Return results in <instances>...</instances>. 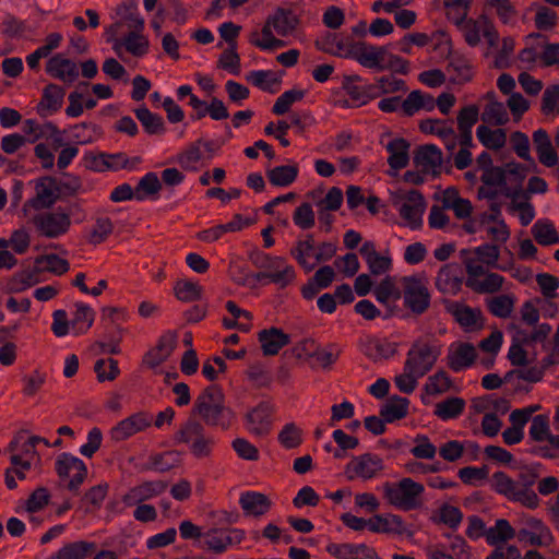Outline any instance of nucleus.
I'll use <instances>...</instances> for the list:
<instances>
[{
    "label": "nucleus",
    "mask_w": 559,
    "mask_h": 559,
    "mask_svg": "<svg viewBox=\"0 0 559 559\" xmlns=\"http://www.w3.org/2000/svg\"><path fill=\"white\" fill-rule=\"evenodd\" d=\"M198 414L206 425L227 429L234 413L224 405V394L216 384L206 386L195 399L192 415Z\"/></svg>",
    "instance_id": "nucleus-1"
},
{
    "label": "nucleus",
    "mask_w": 559,
    "mask_h": 559,
    "mask_svg": "<svg viewBox=\"0 0 559 559\" xmlns=\"http://www.w3.org/2000/svg\"><path fill=\"white\" fill-rule=\"evenodd\" d=\"M384 497L391 506L411 511L420 506L419 497L425 488L412 478H403L397 484L385 483L383 485Z\"/></svg>",
    "instance_id": "nucleus-2"
},
{
    "label": "nucleus",
    "mask_w": 559,
    "mask_h": 559,
    "mask_svg": "<svg viewBox=\"0 0 559 559\" xmlns=\"http://www.w3.org/2000/svg\"><path fill=\"white\" fill-rule=\"evenodd\" d=\"M401 284L404 307L414 316L427 312L431 305V294L426 282L417 275H411L402 277Z\"/></svg>",
    "instance_id": "nucleus-3"
},
{
    "label": "nucleus",
    "mask_w": 559,
    "mask_h": 559,
    "mask_svg": "<svg viewBox=\"0 0 559 559\" xmlns=\"http://www.w3.org/2000/svg\"><path fill=\"white\" fill-rule=\"evenodd\" d=\"M439 355V348L429 344H421L417 341L407 353L404 370H408L411 373L421 378L432 369Z\"/></svg>",
    "instance_id": "nucleus-4"
},
{
    "label": "nucleus",
    "mask_w": 559,
    "mask_h": 559,
    "mask_svg": "<svg viewBox=\"0 0 559 559\" xmlns=\"http://www.w3.org/2000/svg\"><path fill=\"white\" fill-rule=\"evenodd\" d=\"M388 55L385 46H372L365 41H350L344 58H352L367 69L384 71L383 61Z\"/></svg>",
    "instance_id": "nucleus-5"
},
{
    "label": "nucleus",
    "mask_w": 559,
    "mask_h": 559,
    "mask_svg": "<svg viewBox=\"0 0 559 559\" xmlns=\"http://www.w3.org/2000/svg\"><path fill=\"white\" fill-rule=\"evenodd\" d=\"M384 469L383 460L372 453H364L354 456L345 466V475L348 480L361 478L368 480L378 476Z\"/></svg>",
    "instance_id": "nucleus-6"
},
{
    "label": "nucleus",
    "mask_w": 559,
    "mask_h": 559,
    "mask_svg": "<svg viewBox=\"0 0 559 559\" xmlns=\"http://www.w3.org/2000/svg\"><path fill=\"white\" fill-rule=\"evenodd\" d=\"M33 223L37 230L47 238H57L66 234L71 226L69 213L59 211L37 214L33 217Z\"/></svg>",
    "instance_id": "nucleus-7"
},
{
    "label": "nucleus",
    "mask_w": 559,
    "mask_h": 559,
    "mask_svg": "<svg viewBox=\"0 0 559 559\" xmlns=\"http://www.w3.org/2000/svg\"><path fill=\"white\" fill-rule=\"evenodd\" d=\"M71 469H75L76 474L68 483L67 487L71 491H78L87 476V467L85 463L76 456L69 453L60 454L56 462V472L58 476L60 478L69 477Z\"/></svg>",
    "instance_id": "nucleus-8"
},
{
    "label": "nucleus",
    "mask_w": 559,
    "mask_h": 559,
    "mask_svg": "<svg viewBox=\"0 0 559 559\" xmlns=\"http://www.w3.org/2000/svg\"><path fill=\"white\" fill-rule=\"evenodd\" d=\"M36 195L29 199L24 207L29 206L34 210L51 207L58 199L57 179L50 176L39 178L35 185Z\"/></svg>",
    "instance_id": "nucleus-9"
},
{
    "label": "nucleus",
    "mask_w": 559,
    "mask_h": 559,
    "mask_svg": "<svg viewBox=\"0 0 559 559\" xmlns=\"http://www.w3.org/2000/svg\"><path fill=\"white\" fill-rule=\"evenodd\" d=\"M273 406L267 402L259 403L246 415L248 430L257 437H265L271 432Z\"/></svg>",
    "instance_id": "nucleus-10"
},
{
    "label": "nucleus",
    "mask_w": 559,
    "mask_h": 559,
    "mask_svg": "<svg viewBox=\"0 0 559 559\" xmlns=\"http://www.w3.org/2000/svg\"><path fill=\"white\" fill-rule=\"evenodd\" d=\"M152 416L144 412H139L121 420L111 431V438L115 441H123L136 432H140L151 426Z\"/></svg>",
    "instance_id": "nucleus-11"
},
{
    "label": "nucleus",
    "mask_w": 559,
    "mask_h": 559,
    "mask_svg": "<svg viewBox=\"0 0 559 559\" xmlns=\"http://www.w3.org/2000/svg\"><path fill=\"white\" fill-rule=\"evenodd\" d=\"M425 199L420 191L411 190L406 195V202L399 210L400 216L405 219L412 229H416L423 224V213L425 211Z\"/></svg>",
    "instance_id": "nucleus-12"
},
{
    "label": "nucleus",
    "mask_w": 559,
    "mask_h": 559,
    "mask_svg": "<svg viewBox=\"0 0 559 559\" xmlns=\"http://www.w3.org/2000/svg\"><path fill=\"white\" fill-rule=\"evenodd\" d=\"M167 481L147 480L131 488L123 497L122 502L129 507L142 503L153 497L163 493L167 489Z\"/></svg>",
    "instance_id": "nucleus-13"
},
{
    "label": "nucleus",
    "mask_w": 559,
    "mask_h": 559,
    "mask_svg": "<svg viewBox=\"0 0 559 559\" xmlns=\"http://www.w3.org/2000/svg\"><path fill=\"white\" fill-rule=\"evenodd\" d=\"M177 345V334L167 332L158 338L157 344L143 357V364L155 368L166 361Z\"/></svg>",
    "instance_id": "nucleus-14"
},
{
    "label": "nucleus",
    "mask_w": 559,
    "mask_h": 559,
    "mask_svg": "<svg viewBox=\"0 0 559 559\" xmlns=\"http://www.w3.org/2000/svg\"><path fill=\"white\" fill-rule=\"evenodd\" d=\"M326 551L337 559H380L377 551L366 544L331 543Z\"/></svg>",
    "instance_id": "nucleus-15"
},
{
    "label": "nucleus",
    "mask_w": 559,
    "mask_h": 559,
    "mask_svg": "<svg viewBox=\"0 0 559 559\" xmlns=\"http://www.w3.org/2000/svg\"><path fill=\"white\" fill-rule=\"evenodd\" d=\"M370 531L373 533L406 535L413 537L414 533L406 528L402 516L397 514H376L370 519Z\"/></svg>",
    "instance_id": "nucleus-16"
},
{
    "label": "nucleus",
    "mask_w": 559,
    "mask_h": 559,
    "mask_svg": "<svg viewBox=\"0 0 559 559\" xmlns=\"http://www.w3.org/2000/svg\"><path fill=\"white\" fill-rule=\"evenodd\" d=\"M258 341L261 344V349L264 356H274L290 343V336L282 329L272 326L270 329L261 330L258 333Z\"/></svg>",
    "instance_id": "nucleus-17"
},
{
    "label": "nucleus",
    "mask_w": 559,
    "mask_h": 559,
    "mask_svg": "<svg viewBox=\"0 0 559 559\" xmlns=\"http://www.w3.org/2000/svg\"><path fill=\"white\" fill-rule=\"evenodd\" d=\"M413 162L416 167H423V173L431 169L432 175L438 176L442 165V152L433 144L421 145L414 152Z\"/></svg>",
    "instance_id": "nucleus-18"
},
{
    "label": "nucleus",
    "mask_w": 559,
    "mask_h": 559,
    "mask_svg": "<svg viewBox=\"0 0 559 559\" xmlns=\"http://www.w3.org/2000/svg\"><path fill=\"white\" fill-rule=\"evenodd\" d=\"M46 72L64 83H73L79 76V69L75 62L63 58L60 53L55 55L47 61Z\"/></svg>",
    "instance_id": "nucleus-19"
},
{
    "label": "nucleus",
    "mask_w": 559,
    "mask_h": 559,
    "mask_svg": "<svg viewBox=\"0 0 559 559\" xmlns=\"http://www.w3.org/2000/svg\"><path fill=\"white\" fill-rule=\"evenodd\" d=\"M64 95L66 90L62 86L53 83L46 85L41 99L36 107L37 114L45 118L58 111L62 107Z\"/></svg>",
    "instance_id": "nucleus-20"
},
{
    "label": "nucleus",
    "mask_w": 559,
    "mask_h": 559,
    "mask_svg": "<svg viewBox=\"0 0 559 559\" xmlns=\"http://www.w3.org/2000/svg\"><path fill=\"white\" fill-rule=\"evenodd\" d=\"M269 24H273L274 31L280 36L293 34L299 23V17L290 9L278 7L272 15H269Z\"/></svg>",
    "instance_id": "nucleus-21"
},
{
    "label": "nucleus",
    "mask_w": 559,
    "mask_h": 559,
    "mask_svg": "<svg viewBox=\"0 0 559 559\" xmlns=\"http://www.w3.org/2000/svg\"><path fill=\"white\" fill-rule=\"evenodd\" d=\"M447 311L466 330H473L477 322L483 319V313L479 308H471L460 302H451L447 306Z\"/></svg>",
    "instance_id": "nucleus-22"
},
{
    "label": "nucleus",
    "mask_w": 559,
    "mask_h": 559,
    "mask_svg": "<svg viewBox=\"0 0 559 559\" xmlns=\"http://www.w3.org/2000/svg\"><path fill=\"white\" fill-rule=\"evenodd\" d=\"M239 503L248 515L261 516L265 514L272 502L264 493L257 491H247L240 496Z\"/></svg>",
    "instance_id": "nucleus-23"
},
{
    "label": "nucleus",
    "mask_w": 559,
    "mask_h": 559,
    "mask_svg": "<svg viewBox=\"0 0 559 559\" xmlns=\"http://www.w3.org/2000/svg\"><path fill=\"white\" fill-rule=\"evenodd\" d=\"M409 147V142L404 138H396L386 144V151L390 153L388 164L392 169L400 170L408 165Z\"/></svg>",
    "instance_id": "nucleus-24"
},
{
    "label": "nucleus",
    "mask_w": 559,
    "mask_h": 559,
    "mask_svg": "<svg viewBox=\"0 0 559 559\" xmlns=\"http://www.w3.org/2000/svg\"><path fill=\"white\" fill-rule=\"evenodd\" d=\"M477 357L476 349L471 343H460L456 350L447 356L448 367L457 372L471 367Z\"/></svg>",
    "instance_id": "nucleus-25"
},
{
    "label": "nucleus",
    "mask_w": 559,
    "mask_h": 559,
    "mask_svg": "<svg viewBox=\"0 0 559 559\" xmlns=\"http://www.w3.org/2000/svg\"><path fill=\"white\" fill-rule=\"evenodd\" d=\"M447 71L452 73L450 82L454 84H464L472 80V67L467 59L460 55H450Z\"/></svg>",
    "instance_id": "nucleus-26"
},
{
    "label": "nucleus",
    "mask_w": 559,
    "mask_h": 559,
    "mask_svg": "<svg viewBox=\"0 0 559 559\" xmlns=\"http://www.w3.org/2000/svg\"><path fill=\"white\" fill-rule=\"evenodd\" d=\"M180 464V455L177 451L156 453L148 457V462L142 465L141 471H156L166 473Z\"/></svg>",
    "instance_id": "nucleus-27"
},
{
    "label": "nucleus",
    "mask_w": 559,
    "mask_h": 559,
    "mask_svg": "<svg viewBox=\"0 0 559 559\" xmlns=\"http://www.w3.org/2000/svg\"><path fill=\"white\" fill-rule=\"evenodd\" d=\"M409 401L406 397L399 395L391 396L388 402L381 407L380 416L386 423H394L403 419L408 414Z\"/></svg>",
    "instance_id": "nucleus-28"
},
{
    "label": "nucleus",
    "mask_w": 559,
    "mask_h": 559,
    "mask_svg": "<svg viewBox=\"0 0 559 559\" xmlns=\"http://www.w3.org/2000/svg\"><path fill=\"white\" fill-rule=\"evenodd\" d=\"M396 348V343H392L386 340L372 338L366 342L364 353L368 358L377 362L394 356Z\"/></svg>",
    "instance_id": "nucleus-29"
},
{
    "label": "nucleus",
    "mask_w": 559,
    "mask_h": 559,
    "mask_svg": "<svg viewBox=\"0 0 559 559\" xmlns=\"http://www.w3.org/2000/svg\"><path fill=\"white\" fill-rule=\"evenodd\" d=\"M96 549L93 542L79 540L66 544L49 559H85Z\"/></svg>",
    "instance_id": "nucleus-30"
},
{
    "label": "nucleus",
    "mask_w": 559,
    "mask_h": 559,
    "mask_svg": "<svg viewBox=\"0 0 559 559\" xmlns=\"http://www.w3.org/2000/svg\"><path fill=\"white\" fill-rule=\"evenodd\" d=\"M205 433V429L202 424H200L195 418L190 416L188 420L179 428V430L175 433V441L187 443L193 445L194 442H198L202 439Z\"/></svg>",
    "instance_id": "nucleus-31"
},
{
    "label": "nucleus",
    "mask_w": 559,
    "mask_h": 559,
    "mask_svg": "<svg viewBox=\"0 0 559 559\" xmlns=\"http://www.w3.org/2000/svg\"><path fill=\"white\" fill-rule=\"evenodd\" d=\"M350 41L353 40L349 38L345 40L344 38H338L334 33L326 32L321 39L314 41V46L318 50L325 53L344 57V52L348 49Z\"/></svg>",
    "instance_id": "nucleus-32"
},
{
    "label": "nucleus",
    "mask_w": 559,
    "mask_h": 559,
    "mask_svg": "<svg viewBox=\"0 0 559 559\" xmlns=\"http://www.w3.org/2000/svg\"><path fill=\"white\" fill-rule=\"evenodd\" d=\"M134 114L146 133L155 135L165 132L166 128L162 116L153 114L145 106L134 109Z\"/></svg>",
    "instance_id": "nucleus-33"
},
{
    "label": "nucleus",
    "mask_w": 559,
    "mask_h": 559,
    "mask_svg": "<svg viewBox=\"0 0 559 559\" xmlns=\"http://www.w3.org/2000/svg\"><path fill=\"white\" fill-rule=\"evenodd\" d=\"M299 173L297 165L276 166L266 171V176L271 185L275 187H287L292 185Z\"/></svg>",
    "instance_id": "nucleus-34"
},
{
    "label": "nucleus",
    "mask_w": 559,
    "mask_h": 559,
    "mask_svg": "<svg viewBox=\"0 0 559 559\" xmlns=\"http://www.w3.org/2000/svg\"><path fill=\"white\" fill-rule=\"evenodd\" d=\"M121 21L126 22L129 28L143 31L144 20L140 16L135 0H124L116 10Z\"/></svg>",
    "instance_id": "nucleus-35"
},
{
    "label": "nucleus",
    "mask_w": 559,
    "mask_h": 559,
    "mask_svg": "<svg viewBox=\"0 0 559 559\" xmlns=\"http://www.w3.org/2000/svg\"><path fill=\"white\" fill-rule=\"evenodd\" d=\"M532 235L540 246L559 243V234L554 224L539 219L532 227Z\"/></svg>",
    "instance_id": "nucleus-36"
},
{
    "label": "nucleus",
    "mask_w": 559,
    "mask_h": 559,
    "mask_svg": "<svg viewBox=\"0 0 559 559\" xmlns=\"http://www.w3.org/2000/svg\"><path fill=\"white\" fill-rule=\"evenodd\" d=\"M476 133L480 143L489 150H500L507 141V134L503 129L491 130L481 124L477 128Z\"/></svg>",
    "instance_id": "nucleus-37"
},
{
    "label": "nucleus",
    "mask_w": 559,
    "mask_h": 559,
    "mask_svg": "<svg viewBox=\"0 0 559 559\" xmlns=\"http://www.w3.org/2000/svg\"><path fill=\"white\" fill-rule=\"evenodd\" d=\"M465 408V401L462 397H448L436 404L435 415L442 420L459 417Z\"/></svg>",
    "instance_id": "nucleus-38"
},
{
    "label": "nucleus",
    "mask_w": 559,
    "mask_h": 559,
    "mask_svg": "<svg viewBox=\"0 0 559 559\" xmlns=\"http://www.w3.org/2000/svg\"><path fill=\"white\" fill-rule=\"evenodd\" d=\"M503 281V276L498 273H488L481 282L467 278L465 285L478 294H493L502 288Z\"/></svg>",
    "instance_id": "nucleus-39"
},
{
    "label": "nucleus",
    "mask_w": 559,
    "mask_h": 559,
    "mask_svg": "<svg viewBox=\"0 0 559 559\" xmlns=\"http://www.w3.org/2000/svg\"><path fill=\"white\" fill-rule=\"evenodd\" d=\"M515 536V530L506 519L497 520L496 525L486 531V538L489 545L504 543L509 539H512Z\"/></svg>",
    "instance_id": "nucleus-40"
},
{
    "label": "nucleus",
    "mask_w": 559,
    "mask_h": 559,
    "mask_svg": "<svg viewBox=\"0 0 559 559\" xmlns=\"http://www.w3.org/2000/svg\"><path fill=\"white\" fill-rule=\"evenodd\" d=\"M204 547L215 554H222L230 546V538L224 528H210L204 533Z\"/></svg>",
    "instance_id": "nucleus-41"
},
{
    "label": "nucleus",
    "mask_w": 559,
    "mask_h": 559,
    "mask_svg": "<svg viewBox=\"0 0 559 559\" xmlns=\"http://www.w3.org/2000/svg\"><path fill=\"white\" fill-rule=\"evenodd\" d=\"M162 189V182L159 181L155 173L145 174L138 182L134 194L138 201H143L150 195L157 194Z\"/></svg>",
    "instance_id": "nucleus-42"
},
{
    "label": "nucleus",
    "mask_w": 559,
    "mask_h": 559,
    "mask_svg": "<svg viewBox=\"0 0 559 559\" xmlns=\"http://www.w3.org/2000/svg\"><path fill=\"white\" fill-rule=\"evenodd\" d=\"M314 249V238L313 235H306L305 240H299L296 243V247L290 250V254L297 260L298 264L304 267L307 272L313 270L314 264H309L307 262V257L311 255V252Z\"/></svg>",
    "instance_id": "nucleus-43"
},
{
    "label": "nucleus",
    "mask_w": 559,
    "mask_h": 559,
    "mask_svg": "<svg viewBox=\"0 0 559 559\" xmlns=\"http://www.w3.org/2000/svg\"><path fill=\"white\" fill-rule=\"evenodd\" d=\"M174 294L180 301L192 302L202 298V287L191 281L180 280L174 286Z\"/></svg>",
    "instance_id": "nucleus-44"
},
{
    "label": "nucleus",
    "mask_w": 559,
    "mask_h": 559,
    "mask_svg": "<svg viewBox=\"0 0 559 559\" xmlns=\"http://www.w3.org/2000/svg\"><path fill=\"white\" fill-rule=\"evenodd\" d=\"M430 519L436 524H444L450 528L455 530L459 527L463 520V513L457 507L443 503L439 508V515H433Z\"/></svg>",
    "instance_id": "nucleus-45"
},
{
    "label": "nucleus",
    "mask_w": 559,
    "mask_h": 559,
    "mask_svg": "<svg viewBox=\"0 0 559 559\" xmlns=\"http://www.w3.org/2000/svg\"><path fill=\"white\" fill-rule=\"evenodd\" d=\"M141 32L142 31L133 29L128 35H126L123 39V45L127 51L134 57H142L148 50V40L141 34Z\"/></svg>",
    "instance_id": "nucleus-46"
},
{
    "label": "nucleus",
    "mask_w": 559,
    "mask_h": 559,
    "mask_svg": "<svg viewBox=\"0 0 559 559\" xmlns=\"http://www.w3.org/2000/svg\"><path fill=\"white\" fill-rule=\"evenodd\" d=\"M481 119L495 126H503L509 121V116L504 105L498 100H491L485 107Z\"/></svg>",
    "instance_id": "nucleus-47"
},
{
    "label": "nucleus",
    "mask_w": 559,
    "mask_h": 559,
    "mask_svg": "<svg viewBox=\"0 0 559 559\" xmlns=\"http://www.w3.org/2000/svg\"><path fill=\"white\" fill-rule=\"evenodd\" d=\"M94 371L99 382L114 381L120 373L118 361L114 358L96 360Z\"/></svg>",
    "instance_id": "nucleus-48"
},
{
    "label": "nucleus",
    "mask_w": 559,
    "mask_h": 559,
    "mask_svg": "<svg viewBox=\"0 0 559 559\" xmlns=\"http://www.w3.org/2000/svg\"><path fill=\"white\" fill-rule=\"evenodd\" d=\"M514 308V298L510 295H500L488 300V310L498 318H508Z\"/></svg>",
    "instance_id": "nucleus-49"
},
{
    "label": "nucleus",
    "mask_w": 559,
    "mask_h": 559,
    "mask_svg": "<svg viewBox=\"0 0 559 559\" xmlns=\"http://www.w3.org/2000/svg\"><path fill=\"white\" fill-rule=\"evenodd\" d=\"M35 263L37 265L46 263L44 270L56 275H62L70 269L68 260L62 259L55 253L39 255L35 259Z\"/></svg>",
    "instance_id": "nucleus-50"
},
{
    "label": "nucleus",
    "mask_w": 559,
    "mask_h": 559,
    "mask_svg": "<svg viewBox=\"0 0 559 559\" xmlns=\"http://www.w3.org/2000/svg\"><path fill=\"white\" fill-rule=\"evenodd\" d=\"M86 160H90L87 167L92 170L104 171L106 169L112 168L116 164L109 163L108 159L122 160L121 167H126L128 164V158L124 154H100L98 156L92 155L91 157L86 156Z\"/></svg>",
    "instance_id": "nucleus-51"
},
{
    "label": "nucleus",
    "mask_w": 559,
    "mask_h": 559,
    "mask_svg": "<svg viewBox=\"0 0 559 559\" xmlns=\"http://www.w3.org/2000/svg\"><path fill=\"white\" fill-rule=\"evenodd\" d=\"M302 431L294 423L286 424L278 433L280 443L286 449H295L302 442Z\"/></svg>",
    "instance_id": "nucleus-52"
},
{
    "label": "nucleus",
    "mask_w": 559,
    "mask_h": 559,
    "mask_svg": "<svg viewBox=\"0 0 559 559\" xmlns=\"http://www.w3.org/2000/svg\"><path fill=\"white\" fill-rule=\"evenodd\" d=\"M94 322V311L91 307L83 304H76V311L71 320V326L79 332H86Z\"/></svg>",
    "instance_id": "nucleus-53"
},
{
    "label": "nucleus",
    "mask_w": 559,
    "mask_h": 559,
    "mask_svg": "<svg viewBox=\"0 0 559 559\" xmlns=\"http://www.w3.org/2000/svg\"><path fill=\"white\" fill-rule=\"evenodd\" d=\"M540 110L544 115H559V84H552L546 87L542 97Z\"/></svg>",
    "instance_id": "nucleus-54"
},
{
    "label": "nucleus",
    "mask_w": 559,
    "mask_h": 559,
    "mask_svg": "<svg viewBox=\"0 0 559 559\" xmlns=\"http://www.w3.org/2000/svg\"><path fill=\"white\" fill-rule=\"evenodd\" d=\"M114 224L108 217H99L96 219L95 226L88 236V242L99 245L104 242L109 235L112 234Z\"/></svg>",
    "instance_id": "nucleus-55"
},
{
    "label": "nucleus",
    "mask_w": 559,
    "mask_h": 559,
    "mask_svg": "<svg viewBox=\"0 0 559 559\" xmlns=\"http://www.w3.org/2000/svg\"><path fill=\"white\" fill-rule=\"evenodd\" d=\"M428 380L429 382L426 384L425 390L431 395L444 393L452 386V380L444 370L436 372Z\"/></svg>",
    "instance_id": "nucleus-56"
},
{
    "label": "nucleus",
    "mask_w": 559,
    "mask_h": 559,
    "mask_svg": "<svg viewBox=\"0 0 559 559\" xmlns=\"http://www.w3.org/2000/svg\"><path fill=\"white\" fill-rule=\"evenodd\" d=\"M293 221L296 226L299 228L307 230L314 226V212L310 203H301L298 207H296Z\"/></svg>",
    "instance_id": "nucleus-57"
},
{
    "label": "nucleus",
    "mask_w": 559,
    "mask_h": 559,
    "mask_svg": "<svg viewBox=\"0 0 559 559\" xmlns=\"http://www.w3.org/2000/svg\"><path fill=\"white\" fill-rule=\"evenodd\" d=\"M250 261L254 266L264 270L281 269L284 265V259L281 257H271L261 250H253L249 254Z\"/></svg>",
    "instance_id": "nucleus-58"
},
{
    "label": "nucleus",
    "mask_w": 559,
    "mask_h": 559,
    "mask_svg": "<svg viewBox=\"0 0 559 559\" xmlns=\"http://www.w3.org/2000/svg\"><path fill=\"white\" fill-rule=\"evenodd\" d=\"M201 144L202 139H199L179 154L178 163L183 169H191L193 168L194 164L201 160Z\"/></svg>",
    "instance_id": "nucleus-59"
},
{
    "label": "nucleus",
    "mask_w": 559,
    "mask_h": 559,
    "mask_svg": "<svg viewBox=\"0 0 559 559\" xmlns=\"http://www.w3.org/2000/svg\"><path fill=\"white\" fill-rule=\"evenodd\" d=\"M550 435L549 419L546 415H536L532 419L530 427V437L536 442H543L547 440Z\"/></svg>",
    "instance_id": "nucleus-60"
},
{
    "label": "nucleus",
    "mask_w": 559,
    "mask_h": 559,
    "mask_svg": "<svg viewBox=\"0 0 559 559\" xmlns=\"http://www.w3.org/2000/svg\"><path fill=\"white\" fill-rule=\"evenodd\" d=\"M492 478L495 480V490L498 493L503 495L508 499L512 500V497L518 491L516 483L511 477H509L504 472H496L492 475Z\"/></svg>",
    "instance_id": "nucleus-61"
},
{
    "label": "nucleus",
    "mask_w": 559,
    "mask_h": 559,
    "mask_svg": "<svg viewBox=\"0 0 559 559\" xmlns=\"http://www.w3.org/2000/svg\"><path fill=\"white\" fill-rule=\"evenodd\" d=\"M50 500V493L46 487L36 488L26 500V511L35 513L43 510Z\"/></svg>",
    "instance_id": "nucleus-62"
},
{
    "label": "nucleus",
    "mask_w": 559,
    "mask_h": 559,
    "mask_svg": "<svg viewBox=\"0 0 559 559\" xmlns=\"http://www.w3.org/2000/svg\"><path fill=\"white\" fill-rule=\"evenodd\" d=\"M558 15L548 7L540 5L537 9L534 22L535 26L539 31H549L557 25Z\"/></svg>",
    "instance_id": "nucleus-63"
},
{
    "label": "nucleus",
    "mask_w": 559,
    "mask_h": 559,
    "mask_svg": "<svg viewBox=\"0 0 559 559\" xmlns=\"http://www.w3.org/2000/svg\"><path fill=\"white\" fill-rule=\"evenodd\" d=\"M536 282L539 286L542 295L551 299L557 297V289L559 288V278L549 273H539L536 275Z\"/></svg>",
    "instance_id": "nucleus-64"
}]
</instances>
